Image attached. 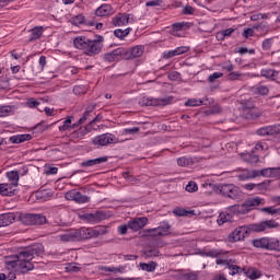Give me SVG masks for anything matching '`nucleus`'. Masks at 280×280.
Wrapping results in <instances>:
<instances>
[{"label":"nucleus","instance_id":"f257e3e1","mask_svg":"<svg viewBox=\"0 0 280 280\" xmlns=\"http://www.w3.org/2000/svg\"><path fill=\"white\" fill-rule=\"evenodd\" d=\"M45 253L43 244L38 243L22 249L19 254L9 256L5 259L8 268H13L18 275H25L30 270H34V264L32 260L34 257H40Z\"/></svg>","mask_w":280,"mask_h":280},{"label":"nucleus","instance_id":"f03ea898","mask_svg":"<svg viewBox=\"0 0 280 280\" xmlns=\"http://www.w3.org/2000/svg\"><path fill=\"white\" fill-rule=\"evenodd\" d=\"M73 45L75 49H80L83 51V54H85V56H100V54H102V49L104 48V36L96 35L95 39L79 36L74 38Z\"/></svg>","mask_w":280,"mask_h":280},{"label":"nucleus","instance_id":"7ed1b4c3","mask_svg":"<svg viewBox=\"0 0 280 280\" xmlns=\"http://www.w3.org/2000/svg\"><path fill=\"white\" fill-rule=\"evenodd\" d=\"M106 230H93V228H81L79 230H66L65 233L59 234L60 242H82L84 240H93L104 235Z\"/></svg>","mask_w":280,"mask_h":280},{"label":"nucleus","instance_id":"20e7f679","mask_svg":"<svg viewBox=\"0 0 280 280\" xmlns=\"http://www.w3.org/2000/svg\"><path fill=\"white\" fill-rule=\"evenodd\" d=\"M219 191L222 196L231 198L232 200H242V198H244L242 189L233 184H222L219 186Z\"/></svg>","mask_w":280,"mask_h":280},{"label":"nucleus","instance_id":"39448f33","mask_svg":"<svg viewBox=\"0 0 280 280\" xmlns=\"http://www.w3.org/2000/svg\"><path fill=\"white\" fill-rule=\"evenodd\" d=\"M174 102V96H167L164 98H152V97H142L139 101L140 106H170Z\"/></svg>","mask_w":280,"mask_h":280},{"label":"nucleus","instance_id":"423d86ee","mask_svg":"<svg viewBox=\"0 0 280 280\" xmlns=\"http://www.w3.org/2000/svg\"><path fill=\"white\" fill-rule=\"evenodd\" d=\"M22 223L25 226H40L47 222V217L43 214H24L21 218Z\"/></svg>","mask_w":280,"mask_h":280},{"label":"nucleus","instance_id":"0eeeda50","mask_svg":"<svg viewBox=\"0 0 280 280\" xmlns=\"http://www.w3.org/2000/svg\"><path fill=\"white\" fill-rule=\"evenodd\" d=\"M259 205H264V199L260 197H252L246 199L242 206H236L237 211L241 213H248L255 209V207H259Z\"/></svg>","mask_w":280,"mask_h":280},{"label":"nucleus","instance_id":"6e6552de","mask_svg":"<svg viewBox=\"0 0 280 280\" xmlns=\"http://www.w3.org/2000/svg\"><path fill=\"white\" fill-rule=\"evenodd\" d=\"M92 143L97 148L110 145V143H117V139L113 133H103L94 137Z\"/></svg>","mask_w":280,"mask_h":280},{"label":"nucleus","instance_id":"1a4fd4ad","mask_svg":"<svg viewBox=\"0 0 280 280\" xmlns=\"http://www.w3.org/2000/svg\"><path fill=\"white\" fill-rule=\"evenodd\" d=\"M103 58L106 62H115L118 60H127L128 56L126 55V48L119 47L110 52H106Z\"/></svg>","mask_w":280,"mask_h":280},{"label":"nucleus","instance_id":"9d476101","mask_svg":"<svg viewBox=\"0 0 280 280\" xmlns=\"http://www.w3.org/2000/svg\"><path fill=\"white\" fill-rule=\"evenodd\" d=\"M66 200H73L78 205H85V202H90L91 197L86 195H82V192L72 189L66 192L65 195Z\"/></svg>","mask_w":280,"mask_h":280},{"label":"nucleus","instance_id":"9b49d317","mask_svg":"<svg viewBox=\"0 0 280 280\" xmlns=\"http://www.w3.org/2000/svg\"><path fill=\"white\" fill-rule=\"evenodd\" d=\"M249 234L248 225L238 226L229 235V242H242Z\"/></svg>","mask_w":280,"mask_h":280},{"label":"nucleus","instance_id":"f8f14e48","mask_svg":"<svg viewBox=\"0 0 280 280\" xmlns=\"http://www.w3.org/2000/svg\"><path fill=\"white\" fill-rule=\"evenodd\" d=\"M148 226V217H139L128 221V229L137 233V231H141V229H145Z\"/></svg>","mask_w":280,"mask_h":280},{"label":"nucleus","instance_id":"ddd939ff","mask_svg":"<svg viewBox=\"0 0 280 280\" xmlns=\"http://www.w3.org/2000/svg\"><path fill=\"white\" fill-rule=\"evenodd\" d=\"M279 132L280 126L273 125L257 129L256 135H258V137H270L272 135H279Z\"/></svg>","mask_w":280,"mask_h":280},{"label":"nucleus","instance_id":"4468645a","mask_svg":"<svg viewBox=\"0 0 280 280\" xmlns=\"http://www.w3.org/2000/svg\"><path fill=\"white\" fill-rule=\"evenodd\" d=\"M16 185L12 183L0 184V196L12 197L16 196Z\"/></svg>","mask_w":280,"mask_h":280},{"label":"nucleus","instance_id":"2eb2a0df","mask_svg":"<svg viewBox=\"0 0 280 280\" xmlns=\"http://www.w3.org/2000/svg\"><path fill=\"white\" fill-rule=\"evenodd\" d=\"M170 229H171L170 223L164 221V222H161L158 228L149 229L148 233H152V235L156 237L161 235H167V233H170Z\"/></svg>","mask_w":280,"mask_h":280},{"label":"nucleus","instance_id":"dca6fc26","mask_svg":"<svg viewBox=\"0 0 280 280\" xmlns=\"http://www.w3.org/2000/svg\"><path fill=\"white\" fill-rule=\"evenodd\" d=\"M145 51V47L142 45H137L130 50L126 48L127 60H132V58H141Z\"/></svg>","mask_w":280,"mask_h":280},{"label":"nucleus","instance_id":"f3484780","mask_svg":"<svg viewBox=\"0 0 280 280\" xmlns=\"http://www.w3.org/2000/svg\"><path fill=\"white\" fill-rule=\"evenodd\" d=\"M130 23V14L120 13L112 19V25L114 27H121Z\"/></svg>","mask_w":280,"mask_h":280},{"label":"nucleus","instance_id":"a211bd4d","mask_svg":"<svg viewBox=\"0 0 280 280\" xmlns=\"http://www.w3.org/2000/svg\"><path fill=\"white\" fill-rule=\"evenodd\" d=\"M113 14H115V9L108 3H104L95 10V16L104 18L113 16Z\"/></svg>","mask_w":280,"mask_h":280},{"label":"nucleus","instance_id":"6ab92c4d","mask_svg":"<svg viewBox=\"0 0 280 280\" xmlns=\"http://www.w3.org/2000/svg\"><path fill=\"white\" fill-rule=\"evenodd\" d=\"M88 222H102L108 218L104 211H96L95 213H88L84 215Z\"/></svg>","mask_w":280,"mask_h":280},{"label":"nucleus","instance_id":"aec40b11","mask_svg":"<svg viewBox=\"0 0 280 280\" xmlns=\"http://www.w3.org/2000/svg\"><path fill=\"white\" fill-rule=\"evenodd\" d=\"M108 156L96 158L93 160H85L81 162V167H95V165H101V163H106Z\"/></svg>","mask_w":280,"mask_h":280},{"label":"nucleus","instance_id":"412c9836","mask_svg":"<svg viewBox=\"0 0 280 280\" xmlns=\"http://www.w3.org/2000/svg\"><path fill=\"white\" fill-rule=\"evenodd\" d=\"M241 159H243L245 163H249V165H255V163H259V155L255 154V150H253L250 153L241 154Z\"/></svg>","mask_w":280,"mask_h":280},{"label":"nucleus","instance_id":"4be33fe9","mask_svg":"<svg viewBox=\"0 0 280 280\" xmlns=\"http://www.w3.org/2000/svg\"><path fill=\"white\" fill-rule=\"evenodd\" d=\"M45 32V28L43 26H35L34 28L30 30V43H34V40H38L40 36H43V33Z\"/></svg>","mask_w":280,"mask_h":280},{"label":"nucleus","instance_id":"5701e85b","mask_svg":"<svg viewBox=\"0 0 280 280\" xmlns=\"http://www.w3.org/2000/svg\"><path fill=\"white\" fill-rule=\"evenodd\" d=\"M236 178H238V180H250V178H255V170L249 171L246 168H242L237 172Z\"/></svg>","mask_w":280,"mask_h":280},{"label":"nucleus","instance_id":"b1692460","mask_svg":"<svg viewBox=\"0 0 280 280\" xmlns=\"http://www.w3.org/2000/svg\"><path fill=\"white\" fill-rule=\"evenodd\" d=\"M267 250L280 253V241L277 237H267Z\"/></svg>","mask_w":280,"mask_h":280},{"label":"nucleus","instance_id":"393cba45","mask_svg":"<svg viewBox=\"0 0 280 280\" xmlns=\"http://www.w3.org/2000/svg\"><path fill=\"white\" fill-rule=\"evenodd\" d=\"M14 214L13 213H3L0 214V228L1 226H10V224L14 223Z\"/></svg>","mask_w":280,"mask_h":280},{"label":"nucleus","instance_id":"a878e982","mask_svg":"<svg viewBox=\"0 0 280 280\" xmlns=\"http://www.w3.org/2000/svg\"><path fill=\"white\" fill-rule=\"evenodd\" d=\"M225 268L230 270L229 275H231L232 277H235V275H241L242 270H244L240 266L235 265V260L233 259H230Z\"/></svg>","mask_w":280,"mask_h":280},{"label":"nucleus","instance_id":"bb28decb","mask_svg":"<svg viewBox=\"0 0 280 280\" xmlns=\"http://www.w3.org/2000/svg\"><path fill=\"white\" fill-rule=\"evenodd\" d=\"M11 143H24V141H32V135L23 133L12 136L10 139Z\"/></svg>","mask_w":280,"mask_h":280},{"label":"nucleus","instance_id":"cd10ccee","mask_svg":"<svg viewBox=\"0 0 280 280\" xmlns=\"http://www.w3.org/2000/svg\"><path fill=\"white\" fill-rule=\"evenodd\" d=\"M252 246H254V248H261L262 250H268V237H260L252 241Z\"/></svg>","mask_w":280,"mask_h":280},{"label":"nucleus","instance_id":"c85d7f7f","mask_svg":"<svg viewBox=\"0 0 280 280\" xmlns=\"http://www.w3.org/2000/svg\"><path fill=\"white\" fill-rule=\"evenodd\" d=\"M247 229L249 233H264V231H266V224L264 221L259 223H252L247 225Z\"/></svg>","mask_w":280,"mask_h":280},{"label":"nucleus","instance_id":"c756f323","mask_svg":"<svg viewBox=\"0 0 280 280\" xmlns=\"http://www.w3.org/2000/svg\"><path fill=\"white\" fill-rule=\"evenodd\" d=\"M184 27H189V23L187 22H177L172 25V34L173 36H180L178 32H183Z\"/></svg>","mask_w":280,"mask_h":280},{"label":"nucleus","instance_id":"7c9ffc66","mask_svg":"<svg viewBox=\"0 0 280 280\" xmlns=\"http://www.w3.org/2000/svg\"><path fill=\"white\" fill-rule=\"evenodd\" d=\"M252 93H254V95H268L270 90L266 85L257 84L252 88Z\"/></svg>","mask_w":280,"mask_h":280},{"label":"nucleus","instance_id":"2f4dec72","mask_svg":"<svg viewBox=\"0 0 280 280\" xmlns=\"http://www.w3.org/2000/svg\"><path fill=\"white\" fill-rule=\"evenodd\" d=\"M226 222H233V214L221 212L217 220V224H219V226H222V224H226Z\"/></svg>","mask_w":280,"mask_h":280},{"label":"nucleus","instance_id":"473e14b6","mask_svg":"<svg viewBox=\"0 0 280 280\" xmlns=\"http://www.w3.org/2000/svg\"><path fill=\"white\" fill-rule=\"evenodd\" d=\"M156 266L158 264L154 261L139 264L140 270H144L145 272H154V270H156Z\"/></svg>","mask_w":280,"mask_h":280},{"label":"nucleus","instance_id":"72a5a7b5","mask_svg":"<svg viewBox=\"0 0 280 280\" xmlns=\"http://www.w3.org/2000/svg\"><path fill=\"white\" fill-rule=\"evenodd\" d=\"M5 176L12 185L19 187V171L7 172Z\"/></svg>","mask_w":280,"mask_h":280},{"label":"nucleus","instance_id":"f704fd0d","mask_svg":"<svg viewBox=\"0 0 280 280\" xmlns=\"http://www.w3.org/2000/svg\"><path fill=\"white\" fill-rule=\"evenodd\" d=\"M254 176L255 178L259 176H265L266 178H272V167L262 168L260 171L254 170Z\"/></svg>","mask_w":280,"mask_h":280},{"label":"nucleus","instance_id":"c9c22d12","mask_svg":"<svg viewBox=\"0 0 280 280\" xmlns=\"http://www.w3.org/2000/svg\"><path fill=\"white\" fill-rule=\"evenodd\" d=\"M243 271L246 275V277H248V279L250 280L259 279V277H261V273H259V270L255 268L243 269Z\"/></svg>","mask_w":280,"mask_h":280},{"label":"nucleus","instance_id":"e433bc0d","mask_svg":"<svg viewBox=\"0 0 280 280\" xmlns=\"http://www.w3.org/2000/svg\"><path fill=\"white\" fill-rule=\"evenodd\" d=\"M14 113V106L0 105V117H8Z\"/></svg>","mask_w":280,"mask_h":280},{"label":"nucleus","instance_id":"4c0bfd02","mask_svg":"<svg viewBox=\"0 0 280 280\" xmlns=\"http://www.w3.org/2000/svg\"><path fill=\"white\" fill-rule=\"evenodd\" d=\"M177 165L179 167H189V165H194V160L191 158L182 156L177 159Z\"/></svg>","mask_w":280,"mask_h":280},{"label":"nucleus","instance_id":"58836bf2","mask_svg":"<svg viewBox=\"0 0 280 280\" xmlns=\"http://www.w3.org/2000/svg\"><path fill=\"white\" fill-rule=\"evenodd\" d=\"M132 28L128 27L125 30L121 28H117L114 31V36H116V38H119L120 40H124L126 38V36H128V34H130V31Z\"/></svg>","mask_w":280,"mask_h":280},{"label":"nucleus","instance_id":"ea45409f","mask_svg":"<svg viewBox=\"0 0 280 280\" xmlns=\"http://www.w3.org/2000/svg\"><path fill=\"white\" fill-rule=\"evenodd\" d=\"M86 135H89V129L80 128L71 133V139H83Z\"/></svg>","mask_w":280,"mask_h":280},{"label":"nucleus","instance_id":"a19ab883","mask_svg":"<svg viewBox=\"0 0 280 280\" xmlns=\"http://www.w3.org/2000/svg\"><path fill=\"white\" fill-rule=\"evenodd\" d=\"M73 121V116H68L66 120L62 122V126H59V131L65 132L67 130H71V122Z\"/></svg>","mask_w":280,"mask_h":280},{"label":"nucleus","instance_id":"79ce46f5","mask_svg":"<svg viewBox=\"0 0 280 280\" xmlns=\"http://www.w3.org/2000/svg\"><path fill=\"white\" fill-rule=\"evenodd\" d=\"M275 43V38L271 37V38H266L262 44H261V47H262V51H270V49H272V45Z\"/></svg>","mask_w":280,"mask_h":280},{"label":"nucleus","instance_id":"37998d69","mask_svg":"<svg viewBox=\"0 0 280 280\" xmlns=\"http://www.w3.org/2000/svg\"><path fill=\"white\" fill-rule=\"evenodd\" d=\"M205 102H207V98H201V100L190 98L185 103V106H202Z\"/></svg>","mask_w":280,"mask_h":280},{"label":"nucleus","instance_id":"c03bdc74","mask_svg":"<svg viewBox=\"0 0 280 280\" xmlns=\"http://www.w3.org/2000/svg\"><path fill=\"white\" fill-rule=\"evenodd\" d=\"M275 73H276V71L272 69H262L260 71V75L262 78H267V80H270V78H275Z\"/></svg>","mask_w":280,"mask_h":280},{"label":"nucleus","instance_id":"a18cd8bd","mask_svg":"<svg viewBox=\"0 0 280 280\" xmlns=\"http://www.w3.org/2000/svg\"><path fill=\"white\" fill-rule=\"evenodd\" d=\"M246 74H242L240 72L232 71L228 74V80H231L232 82L235 80H241V78H245Z\"/></svg>","mask_w":280,"mask_h":280},{"label":"nucleus","instance_id":"49530a36","mask_svg":"<svg viewBox=\"0 0 280 280\" xmlns=\"http://www.w3.org/2000/svg\"><path fill=\"white\" fill-rule=\"evenodd\" d=\"M265 222V231L268 229H279V223L275 220H266Z\"/></svg>","mask_w":280,"mask_h":280},{"label":"nucleus","instance_id":"de8ad7c7","mask_svg":"<svg viewBox=\"0 0 280 280\" xmlns=\"http://www.w3.org/2000/svg\"><path fill=\"white\" fill-rule=\"evenodd\" d=\"M145 7H147V8H156V7L162 8V7H163V0H151V1H147V2H145Z\"/></svg>","mask_w":280,"mask_h":280},{"label":"nucleus","instance_id":"09e8293b","mask_svg":"<svg viewBox=\"0 0 280 280\" xmlns=\"http://www.w3.org/2000/svg\"><path fill=\"white\" fill-rule=\"evenodd\" d=\"M173 213L175 215H178L179 218H185V215H189V213H191V212H189L183 208H176L173 210Z\"/></svg>","mask_w":280,"mask_h":280},{"label":"nucleus","instance_id":"8fccbe9b","mask_svg":"<svg viewBox=\"0 0 280 280\" xmlns=\"http://www.w3.org/2000/svg\"><path fill=\"white\" fill-rule=\"evenodd\" d=\"M186 191H188L189 194H194V191H198V184H196L195 182H189L186 185Z\"/></svg>","mask_w":280,"mask_h":280},{"label":"nucleus","instance_id":"3c124183","mask_svg":"<svg viewBox=\"0 0 280 280\" xmlns=\"http://www.w3.org/2000/svg\"><path fill=\"white\" fill-rule=\"evenodd\" d=\"M222 255V252H219L218 249H211L209 252H206L202 254L203 257H220Z\"/></svg>","mask_w":280,"mask_h":280},{"label":"nucleus","instance_id":"603ef678","mask_svg":"<svg viewBox=\"0 0 280 280\" xmlns=\"http://www.w3.org/2000/svg\"><path fill=\"white\" fill-rule=\"evenodd\" d=\"M180 279L182 280H196V279H198V273L187 272V273L182 275Z\"/></svg>","mask_w":280,"mask_h":280},{"label":"nucleus","instance_id":"864d4df0","mask_svg":"<svg viewBox=\"0 0 280 280\" xmlns=\"http://www.w3.org/2000/svg\"><path fill=\"white\" fill-rule=\"evenodd\" d=\"M242 106L245 110H253V108H255V103L250 100H245L242 102Z\"/></svg>","mask_w":280,"mask_h":280},{"label":"nucleus","instance_id":"5fc2aeb1","mask_svg":"<svg viewBox=\"0 0 280 280\" xmlns=\"http://www.w3.org/2000/svg\"><path fill=\"white\" fill-rule=\"evenodd\" d=\"M161 252H159L156 248H148L144 253L147 257H159Z\"/></svg>","mask_w":280,"mask_h":280},{"label":"nucleus","instance_id":"6e6d98bb","mask_svg":"<svg viewBox=\"0 0 280 280\" xmlns=\"http://www.w3.org/2000/svg\"><path fill=\"white\" fill-rule=\"evenodd\" d=\"M66 270L67 272H80V267L78 266V264L72 262L66 267Z\"/></svg>","mask_w":280,"mask_h":280},{"label":"nucleus","instance_id":"4d7b16f0","mask_svg":"<svg viewBox=\"0 0 280 280\" xmlns=\"http://www.w3.org/2000/svg\"><path fill=\"white\" fill-rule=\"evenodd\" d=\"M224 75L222 72H214L208 77V82L213 83L215 80H220Z\"/></svg>","mask_w":280,"mask_h":280},{"label":"nucleus","instance_id":"13d9d810","mask_svg":"<svg viewBox=\"0 0 280 280\" xmlns=\"http://www.w3.org/2000/svg\"><path fill=\"white\" fill-rule=\"evenodd\" d=\"M254 30H256V32H262L264 34H268V32H270V28L266 24L254 26Z\"/></svg>","mask_w":280,"mask_h":280},{"label":"nucleus","instance_id":"bf43d9fd","mask_svg":"<svg viewBox=\"0 0 280 280\" xmlns=\"http://www.w3.org/2000/svg\"><path fill=\"white\" fill-rule=\"evenodd\" d=\"M122 178H125V180H127L128 183H136L137 182V177L130 175V172H124L122 173Z\"/></svg>","mask_w":280,"mask_h":280},{"label":"nucleus","instance_id":"052dcab7","mask_svg":"<svg viewBox=\"0 0 280 280\" xmlns=\"http://www.w3.org/2000/svg\"><path fill=\"white\" fill-rule=\"evenodd\" d=\"M26 106L28 108H36V106H40V103L36 101L35 98H28L26 102Z\"/></svg>","mask_w":280,"mask_h":280},{"label":"nucleus","instance_id":"680f3d73","mask_svg":"<svg viewBox=\"0 0 280 280\" xmlns=\"http://www.w3.org/2000/svg\"><path fill=\"white\" fill-rule=\"evenodd\" d=\"M187 51H189V47L187 46H180L175 48L176 56H182V54H187Z\"/></svg>","mask_w":280,"mask_h":280},{"label":"nucleus","instance_id":"e2e57ef3","mask_svg":"<svg viewBox=\"0 0 280 280\" xmlns=\"http://www.w3.org/2000/svg\"><path fill=\"white\" fill-rule=\"evenodd\" d=\"M72 91H73L74 95H82V94L86 93V91L84 90V86H82V85H75Z\"/></svg>","mask_w":280,"mask_h":280},{"label":"nucleus","instance_id":"0e129e2a","mask_svg":"<svg viewBox=\"0 0 280 280\" xmlns=\"http://www.w3.org/2000/svg\"><path fill=\"white\" fill-rule=\"evenodd\" d=\"M139 132V127H133V128H126L122 131V135H137Z\"/></svg>","mask_w":280,"mask_h":280},{"label":"nucleus","instance_id":"69168bd1","mask_svg":"<svg viewBox=\"0 0 280 280\" xmlns=\"http://www.w3.org/2000/svg\"><path fill=\"white\" fill-rule=\"evenodd\" d=\"M168 79L172 80L173 82H176V81L180 80V73H178L177 71H172L168 74Z\"/></svg>","mask_w":280,"mask_h":280},{"label":"nucleus","instance_id":"338daca9","mask_svg":"<svg viewBox=\"0 0 280 280\" xmlns=\"http://www.w3.org/2000/svg\"><path fill=\"white\" fill-rule=\"evenodd\" d=\"M194 12H196V10L191 5H186L183 9V14H186V15H191V14H194Z\"/></svg>","mask_w":280,"mask_h":280},{"label":"nucleus","instance_id":"774afa93","mask_svg":"<svg viewBox=\"0 0 280 280\" xmlns=\"http://www.w3.org/2000/svg\"><path fill=\"white\" fill-rule=\"evenodd\" d=\"M280 177V167H271V178Z\"/></svg>","mask_w":280,"mask_h":280}]
</instances>
